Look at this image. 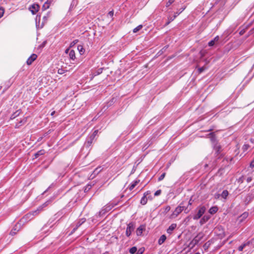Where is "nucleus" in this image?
<instances>
[{"mask_svg": "<svg viewBox=\"0 0 254 254\" xmlns=\"http://www.w3.org/2000/svg\"><path fill=\"white\" fill-rule=\"evenodd\" d=\"M49 203V201H47L45 203H44L42 206L39 207L35 211H34L32 212H30L28 214H27L25 216L24 218L25 219H27L28 218L31 219H33V217H31L32 216H36L42 210V208L44 207H46L48 205V204Z\"/></svg>", "mask_w": 254, "mask_h": 254, "instance_id": "1", "label": "nucleus"}, {"mask_svg": "<svg viewBox=\"0 0 254 254\" xmlns=\"http://www.w3.org/2000/svg\"><path fill=\"white\" fill-rule=\"evenodd\" d=\"M184 210L185 212L187 213L189 212V210H187V208H185V206L183 205V203H181L180 205L176 208L175 210L172 214V216L177 217L179 214H180Z\"/></svg>", "mask_w": 254, "mask_h": 254, "instance_id": "2", "label": "nucleus"}, {"mask_svg": "<svg viewBox=\"0 0 254 254\" xmlns=\"http://www.w3.org/2000/svg\"><path fill=\"white\" fill-rule=\"evenodd\" d=\"M197 212L193 216L194 220H198L203 215L206 211V207L204 206L199 207L197 208Z\"/></svg>", "mask_w": 254, "mask_h": 254, "instance_id": "3", "label": "nucleus"}, {"mask_svg": "<svg viewBox=\"0 0 254 254\" xmlns=\"http://www.w3.org/2000/svg\"><path fill=\"white\" fill-rule=\"evenodd\" d=\"M135 229V225L133 223H129L127 226L126 231V235L127 237H129L131 233L134 231Z\"/></svg>", "mask_w": 254, "mask_h": 254, "instance_id": "4", "label": "nucleus"}, {"mask_svg": "<svg viewBox=\"0 0 254 254\" xmlns=\"http://www.w3.org/2000/svg\"><path fill=\"white\" fill-rule=\"evenodd\" d=\"M150 191H147L144 193L143 196L140 200V203L142 205H145L147 203L148 198H150Z\"/></svg>", "mask_w": 254, "mask_h": 254, "instance_id": "5", "label": "nucleus"}, {"mask_svg": "<svg viewBox=\"0 0 254 254\" xmlns=\"http://www.w3.org/2000/svg\"><path fill=\"white\" fill-rule=\"evenodd\" d=\"M203 234L202 233H199L195 236L191 241L194 245H197L203 238Z\"/></svg>", "mask_w": 254, "mask_h": 254, "instance_id": "6", "label": "nucleus"}, {"mask_svg": "<svg viewBox=\"0 0 254 254\" xmlns=\"http://www.w3.org/2000/svg\"><path fill=\"white\" fill-rule=\"evenodd\" d=\"M68 51H69V57L70 60L72 61H74L75 59V52L73 50H69L67 49L65 51V53H67Z\"/></svg>", "mask_w": 254, "mask_h": 254, "instance_id": "7", "label": "nucleus"}, {"mask_svg": "<svg viewBox=\"0 0 254 254\" xmlns=\"http://www.w3.org/2000/svg\"><path fill=\"white\" fill-rule=\"evenodd\" d=\"M37 56L33 54L27 60L26 63L28 65H30L37 59Z\"/></svg>", "mask_w": 254, "mask_h": 254, "instance_id": "8", "label": "nucleus"}, {"mask_svg": "<svg viewBox=\"0 0 254 254\" xmlns=\"http://www.w3.org/2000/svg\"><path fill=\"white\" fill-rule=\"evenodd\" d=\"M94 138H93V137H91L89 136L87 137L85 142V146L86 147H89L92 144Z\"/></svg>", "mask_w": 254, "mask_h": 254, "instance_id": "9", "label": "nucleus"}, {"mask_svg": "<svg viewBox=\"0 0 254 254\" xmlns=\"http://www.w3.org/2000/svg\"><path fill=\"white\" fill-rule=\"evenodd\" d=\"M85 218H82L79 220L76 223L75 227L73 229V231L74 232L83 223L85 222Z\"/></svg>", "mask_w": 254, "mask_h": 254, "instance_id": "10", "label": "nucleus"}, {"mask_svg": "<svg viewBox=\"0 0 254 254\" xmlns=\"http://www.w3.org/2000/svg\"><path fill=\"white\" fill-rule=\"evenodd\" d=\"M213 148L216 151V153L217 154H219L221 152V145L217 143L213 145Z\"/></svg>", "mask_w": 254, "mask_h": 254, "instance_id": "11", "label": "nucleus"}, {"mask_svg": "<svg viewBox=\"0 0 254 254\" xmlns=\"http://www.w3.org/2000/svg\"><path fill=\"white\" fill-rule=\"evenodd\" d=\"M219 40V37L218 36H216L213 40L210 41L208 45L210 47L213 46L215 45L216 42H217Z\"/></svg>", "mask_w": 254, "mask_h": 254, "instance_id": "12", "label": "nucleus"}, {"mask_svg": "<svg viewBox=\"0 0 254 254\" xmlns=\"http://www.w3.org/2000/svg\"><path fill=\"white\" fill-rule=\"evenodd\" d=\"M177 227V224L175 223L172 224L167 230V232L168 234H172V232Z\"/></svg>", "mask_w": 254, "mask_h": 254, "instance_id": "13", "label": "nucleus"}, {"mask_svg": "<svg viewBox=\"0 0 254 254\" xmlns=\"http://www.w3.org/2000/svg\"><path fill=\"white\" fill-rule=\"evenodd\" d=\"M210 218V216L209 215H205L200 219L199 223L201 225H203V224L206 223Z\"/></svg>", "mask_w": 254, "mask_h": 254, "instance_id": "14", "label": "nucleus"}, {"mask_svg": "<svg viewBox=\"0 0 254 254\" xmlns=\"http://www.w3.org/2000/svg\"><path fill=\"white\" fill-rule=\"evenodd\" d=\"M145 230V226L140 225L136 230V233L137 236H141L143 231Z\"/></svg>", "mask_w": 254, "mask_h": 254, "instance_id": "15", "label": "nucleus"}, {"mask_svg": "<svg viewBox=\"0 0 254 254\" xmlns=\"http://www.w3.org/2000/svg\"><path fill=\"white\" fill-rule=\"evenodd\" d=\"M39 8V6L38 4H33L32 5L31 7L30 8V11L31 12L34 14L36 12L38 11V9Z\"/></svg>", "mask_w": 254, "mask_h": 254, "instance_id": "16", "label": "nucleus"}, {"mask_svg": "<svg viewBox=\"0 0 254 254\" xmlns=\"http://www.w3.org/2000/svg\"><path fill=\"white\" fill-rule=\"evenodd\" d=\"M50 16H51L50 12H48L45 15L43 16V21H42L41 27H42L44 25V23L47 21L48 18L50 17Z\"/></svg>", "mask_w": 254, "mask_h": 254, "instance_id": "17", "label": "nucleus"}, {"mask_svg": "<svg viewBox=\"0 0 254 254\" xmlns=\"http://www.w3.org/2000/svg\"><path fill=\"white\" fill-rule=\"evenodd\" d=\"M249 214L248 212L243 213L239 218V221L240 222H242L248 217Z\"/></svg>", "mask_w": 254, "mask_h": 254, "instance_id": "18", "label": "nucleus"}, {"mask_svg": "<svg viewBox=\"0 0 254 254\" xmlns=\"http://www.w3.org/2000/svg\"><path fill=\"white\" fill-rule=\"evenodd\" d=\"M209 137L210 138V140L211 142L212 143L213 145L215 144L216 143H217V141L216 139V137L214 133H210L209 134Z\"/></svg>", "mask_w": 254, "mask_h": 254, "instance_id": "19", "label": "nucleus"}, {"mask_svg": "<svg viewBox=\"0 0 254 254\" xmlns=\"http://www.w3.org/2000/svg\"><path fill=\"white\" fill-rule=\"evenodd\" d=\"M139 180H135L132 182L128 187V189L130 190H132L134 187L139 183Z\"/></svg>", "mask_w": 254, "mask_h": 254, "instance_id": "20", "label": "nucleus"}, {"mask_svg": "<svg viewBox=\"0 0 254 254\" xmlns=\"http://www.w3.org/2000/svg\"><path fill=\"white\" fill-rule=\"evenodd\" d=\"M27 121V118H24L21 120L19 123L15 125V128H19L21 126L26 123Z\"/></svg>", "mask_w": 254, "mask_h": 254, "instance_id": "21", "label": "nucleus"}, {"mask_svg": "<svg viewBox=\"0 0 254 254\" xmlns=\"http://www.w3.org/2000/svg\"><path fill=\"white\" fill-rule=\"evenodd\" d=\"M218 210L217 206H212L209 209V213L211 214H214L216 213Z\"/></svg>", "mask_w": 254, "mask_h": 254, "instance_id": "22", "label": "nucleus"}, {"mask_svg": "<svg viewBox=\"0 0 254 254\" xmlns=\"http://www.w3.org/2000/svg\"><path fill=\"white\" fill-rule=\"evenodd\" d=\"M166 240V236L165 235H162L158 240V243L159 245H162Z\"/></svg>", "mask_w": 254, "mask_h": 254, "instance_id": "23", "label": "nucleus"}, {"mask_svg": "<svg viewBox=\"0 0 254 254\" xmlns=\"http://www.w3.org/2000/svg\"><path fill=\"white\" fill-rule=\"evenodd\" d=\"M110 206H107L105 208H103L101 211L99 212V215L101 216L104 215L106 212H107L108 210H109L111 208H109Z\"/></svg>", "mask_w": 254, "mask_h": 254, "instance_id": "24", "label": "nucleus"}, {"mask_svg": "<svg viewBox=\"0 0 254 254\" xmlns=\"http://www.w3.org/2000/svg\"><path fill=\"white\" fill-rule=\"evenodd\" d=\"M45 153V151L44 150H40L38 151L37 152H36L34 154L35 157V158H38L40 156L44 154Z\"/></svg>", "mask_w": 254, "mask_h": 254, "instance_id": "25", "label": "nucleus"}, {"mask_svg": "<svg viewBox=\"0 0 254 254\" xmlns=\"http://www.w3.org/2000/svg\"><path fill=\"white\" fill-rule=\"evenodd\" d=\"M93 185H91V184H87L85 187L84 189V192H88L92 188Z\"/></svg>", "mask_w": 254, "mask_h": 254, "instance_id": "26", "label": "nucleus"}, {"mask_svg": "<svg viewBox=\"0 0 254 254\" xmlns=\"http://www.w3.org/2000/svg\"><path fill=\"white\" fill-rule=\"evenodd\" d=\"M77 49L79 51V52L81 55H82L84 54L85 50L82 46H81V45L78 46Z\"/></svg>", "mask_w": 254, "mask_h": 254, "instance_id": "27", "label": "nucleus"}, {"mask_svg": "<svg viewBox=\"0 0 254 254\" xmlns=\"http://www.w3.org/2000/svg\"><path fill=\"white\" fill-rule=\"evenodd\" d=\"M228 195V191L227 190H224L222 191L221 195L222 197L224 199H226Z\"/></svg>", "mask_w": 254, "mask_h": 254, "instance_id": "28", "label": "nucleus"}, {"mask_svg": "<svg viewBox=\"0 0 254 254\" xmlns=\"http://www.w3.org/2000/svg\"><path fill=\"white\" fill-rule=\"evenodd\" d=\"M20 114V112L19 111H16L14 113H13L10 117L11 119H15L17 116H18Z\"/></svg>", "mask_w": 254, "mask_h": 254, "instance_id": "29", "label": "nucleus"}, {"mask_svg": "<svg viewBox=\"0 0 254 254\" xmlns=\"http://www.w3.org/2000/svg\"><path fill=\"white\" fill-rule=\"evenodd\" d=\"M129 252L131 254H135L137 252V248H136V247H133L129 249Z\"/></svg>", "mask_w": 254, "mask_h": 254, "instance_id": "30", "label": "nucleus"}, {"mask_svg": "<svg viewBox=\"0 0 254 254\" xmlns=\"http://www.w3.org/2000/svg\"><path fill=\"white\" fill-rule=\"evenodd\" d=\"M142 25H139L137 26L136 27H135L133 29V33L137 32L140 30H141L142 29Z\"/></svg>", "mask_w": 254, "mask_h": 254, "instance_id": "31", "label": "nucleus"}, {"mask_svg": "<svg viewBox=\"0 0 254 254\" xmlns=\"http://www.w3.org/2000/svg\"><path fill=\"white\" fill-rule=\"evenodd\" d=\"M15 228H13L10 232V234L11 235H15L16 233V232L18 231V229H17L18 227L17 225H15Z\"/></svg>", "mask_w": 254, "mask_h": 254, "instance_id": "32", "label": "nucleus"}, {"mask_svg": "<svg viewBox=\"0 0 254 254\" xmlns=\"http://www.w3.org/2000/svg\"><path fill=\"white\" fill-rule=\"evenodd\" d=\"M250 148V145L248 144H245L242 147V149L243 150V152L247 151L248 149Z\"/></svg>", "mask_w": 254, "mask_h": 254, "instance_id": "33", "label": "nucleus"}, {"mask_svg": "<svg viewBox=\"0 0 254 254\" xmlns=\"http://www.w3.org/2000/svg\"><path fill=\"white\" fill-rule=\"evenodd\" d=\"M245 180V177L243 176H242L240 177L239 179L237 180V181L238 183L241 184L244 182V181Z\"/></svg>", "mask_w": 254, "mask_h": 254, "instance_id": "34", "label": "nucleus"}, {"mask_svg": "<svg viewBox=\"0 0 254 254\" xmlns=\"http://www.w3.org/2000/svg\"><path fill=\"white\" fill-rule=\"evenodd\" d=\"M49 6L50 5L48 4V3L45 2L42 6V9L43 10H45L49 7Z\"/></svg>", "mask_w": 254, "mask_h": 254, "instance_id": "35", "label": "nucleus"}, {"mask_svg": "<svg viewBox=\"0 0 254 254\" xmlns=\"http://www.w3.org/2000/svg\"><path fill=\"white\" fill-rule=\"evenodd\" d=\"M4 12V9L3 7H0V18L3 15Z\"/></svg>", "mask_w": 254, "mask_h": 254, "instance_id": "36", "label": "nucleus"}, {"mask_svg": "<svg viewBox=\"0 0 254 254\" xmlns=\"http://www.w3.org/2000/svg\"><path fill=\"white\" fill-rule=\"evenodd\" d=\"M175 1V0H169L166 4V7H169L172 3H173Z\"/></svg>", "mask_w": 254, "mask_h": 254, "instance_id": "37", "label": "nucleus"}, {"mask_svg": "<svg viewBox=\"0 0 254 254\" xmlns=\"http://www.w3.org/2000/svg\"><path fill=\"white\" fill-rule=\"evenodd\" d=\"M166 175V173H163L158 178V181H162V180L164 179L165 176Z\"/></svg>", "mask_w": 254, "mask_h": 254, "instance_id": "38", "label": "nucleus"}, {"mask_svg": "<svg viewBox=\"0 0 254 254\" xmlns=\"http://www.w3.org/2000/svg\"><path fill=\"white\" fill-rule=\"evenodd\" d=\"M98 130L97 129L95 130L94 131L93 133L91 135H90V136H91V137H93V138H95V137L96 136V135L98 133Z\"/></svg>", "mask_w": 254, "mask_h": 254, "instance_id": "39", "label": "nucleus"}, {"mask_svg": "<svg viewBox=\"0 0 254 254\" xmlns=\"http://www.w3.org/2000/svg\"><path fill=\"white\" fill-rule=\"evenodd\" d=\"M246 246V244H243L238 247V250L239 251H242Z\"/></svg>", "mask_w": 254, "mask_h": 254, "instance_id": "40", "label": "nucleus"}, {"mask_svg": "<svg viewBox=\"0 0 254 254\" xmlns=\"http://www.w3.org/2000/svg\"><path fill=\"white\" fill-rule=\"evenodd\" d=\"M144 250H142V249H140L136 252L135 254H142Z\"/></svg>", "mask_w": 254, "mask_h": 254, "instance_id": "41", "label": "nucleus"}, {"mask_svg": "<svg viewBox=\"0 0 254 254\" xmlns=\"http://www.w3.org/2000/svg\"><path fill=\"white\" fill-rule=\"evenodd\" d=\"M78 42V40L76 39L73 41L71 44H70V47L74 46L75 44H76Z\"/></svg>", "mask_w": 254, "mask_h": 254, "instance_id": "42", "label": "nucleus"}, {"mask_svg": "<svg viewBox=\"0 0 254 254\" xmlns=\"http://www.w3.org/2000/svg\"><path fill=\"white\" fill-rule=\"evenodd\" d=\"M161 193V190H157L154 193L155 196H158Z\"/></svg>", "mask_w": 254, "mask_h": 254, "instance_id": "43", "label": "nucleus"}, {"mask_svg": "<svg viewBox=\"0 0 254 254\" xmlns=\"http://www.w3.org/2000/svg\"><path fill=\"white\" fill-rule=\"evenodd\" d=\"M170 209H171L170 206H166L165 208V212L166 213H167L168 212H169L170 211Z\"/></svg>", "mask_w": 254, "mask_h": 254, "instance_id": "44", "label": "nucleus"}, {"mask_svg": "<svg viewBox=\"0 0 254 254\" xmlns=\"http://www.w3.org/2000/svg\"><path fill=\"white\" fill-rule=\"evenodd\" d=\"M250 167L252 168H254V159L251 161Z\"/></svg>", "mask_w": 254, "mask_h": 254, "instance_id": "45", "label": "nucleus"}, {"mask_svg": "<svg viewBox=\"0 0 254 254\" xmlns=\"http://www.w3.org/2000/svg\"><path fill=\"white\" fill-rule=\"evenodd\" d=\"M253 180V178L252 177H249L247 178V182L248 183H250Z\"/></svg>", "mask_w": 254, "mask_h": 254, "instance_id": "46", "label": "nucleus"}, {"mask_svg": "<svg viewBox=\"0 0 254 254\" xmlns=\"http://www.w3.org/2000/svg\"><path fill=\"white\" fill-rule=\"evenodd\" d=\"M114 15V11L113 10L110 11L108 13V15H109L111 17H112Z\"/></svg>", "mask_w": 254, "mask_h": 254, "instance_id": "47", "label": "nucleus"}, {"mask_svg": "<svg viewBox=\"0 0 254 254\" xmlns=\"http://www.w3.org/2000/svg\"><path fill=\"white\" fill-rule=\"evenodd\" d=\"M54 0H47L46 2L50 5L54 1Z\"/></svg>", "mask_w": 254, "mask_h": 254, "instance_id": "48", "label": "nucleus"}, {"mask_svg": "<svg viewBox=\"0 0 254 254\" xmlns=\"http://www.w3.org/2000/svg\"><path fill=\"white\" fill-rule=\"evenodd\" d=\"M176 17V15H174L173 17H170V18L169 19V21H170V22L171 21H173L174 20V19Z\"/></svg>", "mask_w": 254, "mask_h": 254, "instance_id": "49", "label": "nucleus"}, {"mask_svg": "<svg viewBox=\"0 0 254 254\" xmlns=\"http://www.w3.org/2000/svg\"><path fill=\"white\" fill-rule=\"evenodd\" d=\"M204 68L203 67L199 68L198 69L199 72L200 73V72H202L204 70Z\"/></svg>", "mask_w": 254, "mask_h": 254, "instance_id": "50", "label": "nucleus"}, {"mask_svg": "<svg viewBox=\"0 0 254 254\" xmlns=\"http://www.w3.org/2000/svg\"><path fill=\"white\" fill-rule=\"evenodd\" d=\"M170 23V21L169 20V21H168L166 23V25H168L169 23Z\"/></svg>", "mask_w": 254, "mask_h": 254, "instance_id": "51", "label": "nucleus"}, {"mask_svg": "<svg viewBox=\"0 0 254 254\" xmlns=\"http://www.w3.org/2000/svg\"><path fill=\"white\" fill-rule=\"evenodd\" d=\"M184 9H185V8H181V12H182Z\"/></svg>", "mask_w": 254, "mask_h": 254, "instance_id": "52", "label": "nucleus"}, {"mask_svg": "<svg viewBox=\"0 0 254 254\" xmlns=\"http://www.w3.org/2000/svg\"><path fill=\"white\" fill-rule=\"evenodd\" d=\"M55 113V111H53L52 113H51V115L53 116V115H54V114Z\"/></svg>", "mask_w": 254, "mask_h": 254, "instance_id": "53", "label": "nucleus"}, {"mask_svg": "<svg viewBox=\"0 0 254 254\" xmlns=\"http://www.w3.org/2000/svg\"><path fill=\"white\" fill-rule=\"evenodd\" d=\"M179 14H180V13H178V12H177L175 15H176V16H177V15H178Z\"/></svg>", "mask_w": 254, "mask_h": 254, "instance_id": "54", "label": "nucleus"}, {"mask_svg": "<svg viewBox=\"0 0 254 254\" xmlns=\"http://www.w3.org/2000/svg\"><path fill=\"white\" fill-rule=\"evenodd\" d=\"M250 140H251V141L252 143H253V139H250Z\"/></svg>", "mask_w": 254, "mask_h": 254, "instance_id": "55", "label": "nucleus"}, {"mask_svg": "<svg viewBox=\"0 0 254 254\" xmlns=\"http://www.w3.org/2000/svg\"><path fill=\"white\" fill-rule=\"evenodd\" d=\"M189 204H190V205L191 204V202H190V201H189Z\"/></svg>", "mask_w": 254, "mask_h": 254, "instance_id": "56", "label": "nucleus"}, {"mask_svg": "<svg viewBox=\"0 0 254 254\" xmlns=\"http://www.w3.org/2000/svg\"><path fill=\"white\" fill-rule=\"evenodd\" d=\"M194 254H200L199 253H196Z\"/></svg>", "mask_w": 254, "mask_h": 254, "instance_id": "57", "label": "nucleus"}]
</instances>
